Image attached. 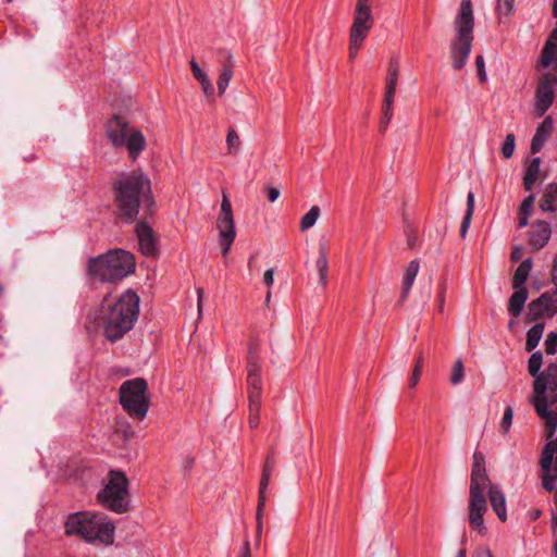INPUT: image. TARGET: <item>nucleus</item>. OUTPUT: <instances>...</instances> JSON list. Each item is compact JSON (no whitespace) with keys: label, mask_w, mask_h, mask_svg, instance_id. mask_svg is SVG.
<instances>
[{"label":"nucleus","mask_w":557,"mask_h":557,"mask_svg":"<svg viewBox=\"0 0 557 557\" xmlns=\"http://www.w3.org/2000/svg\"><path fill=\"white\" fill-rule=\"evenodd\" d=\"M522 255H523V250H522V248L516 247V248L512 250V252H511V260H512V261H518V260H520V259H521Z\"/></svg>","instance_id":"obj_52"},{"label":"nucleus","mask_w":557,"mask_h":557,"mask_svg":"<svg viewBox=\"0 0 557 557\" xmlns=\"http://www.w3.org/2000/svg\"><path fill=\"white\" fill-rule=\"evenodd\" d=\"M473 557H493V555L490 552V549L483 548V549L476 550L474 553Z\"/></svg>","instance_id":"obj_53"},{"label":"nucleus","mask_w":557,"mask_h":557,"mask_svg":"<svg viewBox=\"0 0 557 557\" xmlns=\"http://www.w3.org/2000/svg\"><path fill=\"white\" fill-rule=\"evenodd\" d=\"M198 82L200 83L202 91L206 96H212L214 94V86L207 74H205Z\"/></svg>","instance_id":"obj_44"},{"label":"nucleus","mask_w":557,"mask_h":557,"mask_svg":"<svg viewBox=\"0 0 557 557\" xmlns=\"http://www.w3.org/2000/svg\"><path fill=\"white\" fill-rule=\"evenodd\" d=\"M544 323H536L527 333L525 350L532 351L540 343L543 332Z\"/></svg>","instance_id":"obj_28"},{"label":"nucleus","mask_w":557,"mask_h":557,"mask_svg":"<svg viewBox=\"0 0 557 557\" xmlns=\"http://www.w3.org/2000/svg\"><path fill=\"white\" fill-rule=\"evenodd\" d=\"M532 269V260L530 258L523 260L516 269L512 278V288H525L524 284L528 281Z\"/></svg>","instance_id":"obj_26"},{"label":"nucleus","mask_w":557,"mask_h":557,"mask_svg":"<svg viewBox=\"0 0 557 557\" xmlns=\"http://www.w3.org/2000/svg\"><path fill=\"white\" fill-rule=\"evenodd\" d=\"M557 84V75L547 73L539 83L536 90L535 111L537 116L546 113L554 101V86Z\"/></svg>","instance_id":"obj_15"},{"label":"nucleus","mask_w":557,"mask_h":557,"mask_svg":"<svg viewBox=\"0 0 557 557\" xmlns=\"http://www.w3.org/2000/svg\"><path fill=\"white\" fill-rule=\"evenodd\" d=\"M475 67H476L478 77H479L480 82L481 83L486 82L487 74L485 71V61H484L483 55L480 54L475 58Z\"/></svg>","instance_id":"obj_40"},{"label":"nucleus","mask_w":557,"mask_h":557,"mask_svg":"<svg viewBox=\"0 0 557 557\" xmlns=\"http://www.w3.org/2000/svg\"><path fill=\"white\" fill-rule=\"evenodd\" d=\"M280 197V190L275 187H268V199L270 202H274Z\"/></svg>","instance_id":"obj_48"},{"label":"nucleus","mask_w":557,"mask_h":557,"mask_svg":"<svg viewBox=\"0 0 557 557\" xmlns=\"http://www.w3.org/2000/svg\"><path fill=\"white\" fill-rule=\"evenodd\" d=\"M253 260H255V257H253V256H251V257L249 258V260H248V265H249V268H252V265H255Z\"/></svg>","instance_id":"obj_61"},{"label":"nucleus","mask_w":557,"mask_h":557,"mask_svg":"<svg viewBox=\"0 0 557 557\" xmlns=\"http://www.w3.org/2000/svg\"><path fill=\"white\" fill-rule=\"evenodd\" d=\"M515 151V135L508 134L502 147V153L504 158L509 159L512 157Z\"/></svg>","instance_id":"obj_37"},{"label":"nucleus","mask_w":557,"mask_h":557,"mask_svg":"<svg viewBox=\"0 0 557 557\" xmlns=\"http://www.w3.org/2000/svg\"><path fill=\"white\" fill-rule=\"evenodd\" d=\"M391 121H392V119H388V120H387V117H385L384 115H382V119H381V121H380V132H381L382 134H384V133L386 132L387 126H388V124L391 123Z\"/></svg>","instance_id":"obj_51"},{"label":"nucleus","mask_w":557,"mask_h":557,"mask_svg":"<svg viewBox=\"0 0 557 557\" xmlns=\"http://www.w3.org/2000/svg\"><path fill=\"white\" fill-rule=\"evenodd\" d=\"M488 488L491 506L499 520H507L506 498L498 485H492L485 469V456L475 450L471 469L469 491V521L472 528L480 532L485 530L484 513L487 510L485 490Z\"/></svg>","instance_id":"obj_2"},{"label":"nucleus","mask_w":557,"mask_h":557,"mask_svg":"<svg viewBox=\"0 0 557 557\" xmlns=\"http://www.w3.org/2000/svg\"><path fill=\"white\" fill-rule=\"evenodd\" d=\"M107 136L114 147H125L133 160L146 147V139L143 133L128 125V122L121 115H114L107 123Z\"/></svg>","instance_id":"obj_9"},{"label":"nucleus","mask_w":557,"mask_h":557,"mask_svg":"<svg viewBox=\"0 0 557 557\" xmlns=\"http://www.w3.org/2000/svg\"><path fill=\"white\" fill-rule=\"evenodd\" d=\"M540 165L541 159L539 157L533 158L523 177V186L525 190H531L537 181L540 174Z\"/></svg>","instance_id":"obj_27"},{"label":"nucleus","mask_w":557,"mask_h":557,"mask_svg":"<svg viewBox=\"0 0 557 557\" xmlns=\"http://www.w3.org/2000/svg\"><path fill=\"white\" fill-rule=\"evenodd\" d=\"M135 232L141 253L146 257L156 256L158 251L157 240L151 226L141 221L136 224Z\"/></svg>","instance_id":"obj_16"},{"label":"nucleus","mask_w":557,"mask_h":557,"mask_svg":"<svg viewBox=\"0 0 557 557\" xmlns=\"http://www.w3.org/2000/svg\"><path fill=\"white\" fill-rule=\"evenodd\" d=\"M529 223V215H523L521 214V216L519 218V227H525Z\"/></svg>","instance_id":"obj_56"},{"label":"nucleus","mask_w":557,"mask_h":557,"mask_svg":"<svg viewBox=\"0 0 557 557\" xmlns=\"http://www.w3.org/2000/svg\"><path fill=\"white\" fill-rule=\"evenodd\" d=\"M540 465L543 487L550 492L555 488V482L557 481V437L548 441L545 445Z\"/></svg>","instance_id":"obj_14"},{"label":"nucleus","mask_w":557,"mask_h":557,"mask_svg":"<svg viewBox=\"0 0 557 557\" xmlns=\"http://www.w3.org/2000/svg\"><path fill=\"white\" fill-rule=\"evenodd\" d=\"M513 418V410L511 407H506L504 411V416L500 422V429L504 433H507L511 426Z\"/></svg>","instance_id":"obj_39"},{"label":"nucleus","mask_w":557,"mask_h":557,"mask_svg":"<svg viewBox=\"0 0 557 557\" xmlns=\"http://www.w3.org/2000/svg\"><path fill=\"white\" fill-rule=\"evenodd\" d=\"M270 299H271V292H268L267 297H265L267 302H269Z\"/></svg>","instance_id":"obj_62"},{"label":"nucleus","mask_w":557,"mask_h":557,"mask_svg":"<svg viewBox=\"0 0 557 557\" xmlns=\"http://www.w3.org/2000/svg\"><path fill=\"white\" fill-rule=\"evenodd\" d=\"M532 403L537 416L544 421L547 440L557 430V359L545 369V376L534 380Z\"/></svg>","instance_id":"obj_4"},{"label":"nucleus","mask_w":557,"mask_h":557,"mask_svg":"<svg viewBox=\"0 0 557 557\" xmlns=\"http://www.w3.org/2000/svg\"><path fill=\"white\" fill-rule=\"evenodd\" d=\"M190 67L193 75L197 81H199L205 74H207L205 71L200 69L199 64L194 59L190 61Z\"/></svg>","instance_id":"obj_46"},{"label":"nucleus","mask_w":557,"mask_h":557,"mask_svg":"<svg viewBox=\"0 0 557 557\" xmlns=\"http://www.w3.org/2000/svg\"><path fill=\"white\" fill-rule=\"evenodd\" d=\"M276 461L273 453L269 454L265 458V462L262 469L260 486H259V497L267 496V488L270 484L271 475L275 469Z\"/></svg>","instance_id":"obj_22"},{"label":"nucleus","mask_w":557,"mask_h":557,"mask_svg":"<svg viewBox=\"0 0 557 557\" xmlns=\"http://www.w3.org/2000/svg\"><path fill=\"white\" fill-rule=\"evenodd\" d=\"M539 516H540L539 511L536 513H534V518H539Z\"/></svg>","instance_id":"obj_64"},{"label":"nucleus","mask_w":557,"mask_h":557,"mask_svg":"<svg viewBox=\"0 0 557 557\" xmlns=\"http://www.w3.org/2000/svg\"><path fill=\"white\" fill-rule=\"evenodd\" d=\"M528 299L527 288H513L508 302V312L510 315L517 318L521 314L525 301Z\"/></svg>","instance_id":"obj_21"},{"label":"nucleus","mask_w":557,"mask_h":557,"mask_svg":"<svg viewBox=\"0 0 557 557\" xmlns=\"http://www.w3.org/2000/svg\"><path fill=\"white\" fill-rule=\"evenodd\" d=\"M474 28V14L471 0H461L454 20L455 36L450 42L453 67L457 71L465 67L468 62Z\"/></svg>","instance_id":"obj_6"},{"label":"nucleus","mask_w":557,"mask_h":557,"mask_svg":"<svg viewBox=\"0 0 557 557\" xmlns=\"http://www.w3.org/2000/svg\"><path fill=\"white\" fill-rule=\"evenodd\" d=\"M399 78V61L392 58L388 63L387 74L385 77V95L384 97H395Z\"/></svg>","instance_id":"obj_19"},{"label":"nucleus","mask_w":557,"mask_h":557,"mask_svg":"<svg viewBox=\"0 0 557 557\" xmlns=\"http://www.w3.org/2000/svg\"><path fill=\"white\" fill-rule=\"evenodd\" d=\"M263 282L268 287H271L274 283V271L273 269H268L263 274Z\"/></svg>","instance_id":"obj_47"},{"label":"nucleus","mask_w":557,"mask_h":557,"mask_svg":"<svg viewBox=\"0 0 557 557\" xmlns=\"http://www.w3.org/2000/svg\"><path fill=\"white\" fill-rule=\"evenodd\" d=\"M138 314L139 297L128 289L119 296L108 294L89 318L109 342L115 343L133 329Z\"/></svg>","instance_id":"obj_1"},{"label":"nucleus","mask_w":557,"mask_h":557,"mask_svg":"<svg viewBox=\"0 0 557 557\" xmlns=\"http://www.w3.org/2000/svg\"><path fill=\"white\" fill-rule=\"evenodd\" d=\"M136 269L134 256L123 249H112L88 261V273L101 282H115Z\"/></svg>","instance_id":"obj_7"},{"label":"nucleus","mask_w":557,"mask_h":557,"mask_svg":"<svg viewBox=\"0 0 557 557\" xmlns=\"http://www.w3.org/2000/svg\"><path fill=\"white\" fill-rule=\"evenodd\" d=\"M553 13H554V16L557 18V0H554V3H553Z\"/></svg>","instance_id":"obj_57"},{"label":"nucleus","mask_w":557,"mask_h":557,"mask_svg":"<svg viewBox=\"0 0 557 557\" xmlns=\"http://www.w3.org/2000/svg\"><path fill=\"white\" fill-rule=\"evenodd\" d=\"M373 0H357L349 28V61L352 62L374 26Z\"/></svg>","instance_id":"obj_8"},{"label":"nucleus","mask_w":557,"mask_h":557,"mask_svg":"<svg viewBox=\"0 0 557 557\" xmlns=\"http://www.w3.org/2000/svg\"><path fill=\"white\" fill-rule=\"evenodd\" d=\"M540 208L544 212L557 211V184L547 185L540 201Z\"/></svg>","instance_id":"obj_24"},{"label":"nucleus","mask_w":557,"mask_h":557,"mask_svg":"<svg viewBox=\"0 0 557 557\" xmlns=\"http://www.w3.org/2000/svg\"><path fill=\"white\" fill-rule=\"evenodd\" d=\"M554 128L553 119L550 116H546L543 122L536 128V132L531 141V152L537 153L543 148L547 138L552 134Z\"/></svg>","instance_id":"obj_17"},{"label":"nucleus","mask_w":557,"mask_h":557,"mask_svg":"<svg viewBox=\"0 0 557 557\" xmlns=\"http://www.w3.org/2000/svg\"><path fill=\"white\" fill-rule=\"evenodd\" d=\"M515 11V0H498L497 3V14L499 21L509 18Z\"/></svg>","instance_id":"obj_32"},{"label":"nucleus","mask_w":557,"mask_h":557,"mask_svg":"<svg viewBox=\"0 0 557 557\" xmlns=\"http://www.w3.org/2000/svg\"><path fill=\"white\" fill-rule=\"evenodd\" d=\"M315 270L319 275V284L322 287L327 285L329 280V260H327V251L324 246L320 245L319 247V256L315 260Z\"/></svg>","instance_id":"obj_23"},{"label":"nucleus","mask_w":557,"mask_h":557,"mask_svg":"<svg viewBox=\"0 0 557 557\" xmlns=\"http://www.w3.org/2000/svg\"><path fill=\"white\" fill-rule=\"evenodd\" d=\"M463 377H465L463 363L461 360H457L453 367L450 382L453 385H458L463 381Z\"/></svg>","instance_id":"obj_35"},{"label":"nucleus","mask_w":557,"mask_h":557,"mask_svg":"<svg viewBox=\"0 0 557 557\" xmlns=\"http://www.w3.org/2000/svg\"><path fill=\"white\" fill-rule=\"evenodd\" d=\"M253 260H255V257H253V256H251V257L249 258V260H248V265H249V268H252V265H255Z\"/></svg>","instance_id":"obj_60"},{"label":"nucleus","mask_w":557,"mask_h":557,"mask_svg":"<svg viewBox=\"0 0 557 557\" xmlns=\"http://www.w3.org/2000/svg\"><path fill=\"white\" fill-rule=\"evenodd\" d=\"M242 140L234 128H231L226 135L227 153L237 154L240 149Z\"/></svg>","instance_id":"obj_33"},{"label":"nucleus","mask_w":557,"mask_h":557,"mask_svg":"<svg viewBox=\"0 0 557 557\" xmlns=\"http://www.w3.org/2000/svg\"><path fill=\"white\" fill-rule=\"evenodd\" d=\"M247 392L248 401L252 410H261V364L259 356V343L251 339L247 356Z\"/></svg>","instance_id":"obj_12"},{"label":"nucleus","mask_w":557,"mask_h":557,"mask_svg":"<svg viewBox=\"0 0 557 557\" xmlns=\"http://www.w3.org/2000/svg\"><path fill=\"white\" fill-rule=\"evenodd\" d=\"M394 98L395 97H384L383 107H382V115L388 119H393L394 115Z\"/></svg>","instance_id":"obj_41"},{"label":"nucleus","mask_w":557,"mask_h":557,"mask_svg":"<svg viewBox=\"0 0 557 557\" xmlns=\"http://www.w3.org/2000/svg\"><path fill=\"white\" fill-rule=\"evenodd\" d=\"M233 55L231 52L225 51V60L223 61V67L218 79V89L220 95H223L228 87V84L233 77Z\"/></svg>","instance_id":"obj_20"},{"label":"nucleus","mask_w":557,"mask_h":557,"mask_svg":"<svg viewBox=\"0 0 557 557\" xmlns=\"http://www.w3.org/2000/svg\"><path fill=\"white\" fill-rule=\"evenodd\" d=\"M194 463V459L191 457H187V467L191 468Z\"/></svg>","instance_id":"obj_59"},{"label":"nucleus","mask_w":557,"mask_h":557,"mask_svg":"<svg viewBox=\"0 0 557 557\" xmlns=\"http://www.w3.org/2000/svg\"><path fill=\"white\" fill-rule=\"evenodd\" d=\"M197 296H198V311L201 312L202 296H203V289L201 287L197 288Z\"/></svg>","instance_id":"obj_55"},{"label":"nucleus","mask_w":557,"mask_h":557,"mask_svg":"<svg viewBox=\"0 0 557 557\" xmlns=\"http://www.w3.org/2000/svg\"><path fill=\"white\" fill-rule=\"evenodd\" d=\"M267 496L259 497L257 507V544L260 541L262 534V512L265 507Z\"/></svg>","instance_id":"obj_36"},{"label":"nucleus","mask_w":557,"mask_h":557,"mask_svg":"<svg viewBox=\"0 0 557 557\" xmlns=\"http://www.w3.org/2000/svg\"><path fill=\"white\" fill-rule=\"evenodd\" d=\"M260 410H252V408L249 406V426L251 429H255L259 425L260 422Z\"/></svg>","instance_id":"obj_45"},{"label":"nucleus","mask_w":557,"mask_h":557,"mask_svg":"<svg viewBox=\"0 0 557 557\" xmlns=\"http://www.w3.org/2000/svg\"><path fill=\"white\" fill-rule=\"evenodd\" d=\"M114 524L103 513L78 511L71 513L65 522V533L76 535L87 543L110 545L114 541Z\"/></svg>","instance_id":"obj_5"},{"label":"nucleus","mask_w":557,"mask_h":557,"mask_svg":"<svg viewBox=\"0 0 557 557\" xmlns=\"http://www.w3.org/2000/svg\"><path fill=\"white\" fill-rule=\"evenodd\" d=\"M112 190L120 216L125 222L133 223L141 207L147 208L151 213V208L154 206L151 182L143 171L119 173L112 184Z\"/></svg>","instance_id":"obj_3"},{"label":"nucleus","mask_w":557,"mask_h":557,"mask_svg":"<svg viewBox=\"0 0 557 557\" xmlns=\"http://www.w3.org/2000/svg\"><path fill=\"white\" fill-rule=\"evenodd\" d=\"M147 382L137 377L125 381L120 386V403L132 417L144 419L148 412Z\"/></svg>","instance_id":"obj_10"},{"label":"nucleus","mask_w":557,"mask_h":557,"mask_svg":"<svg viewBox=\"0 0 557 557\" xmlns=\"http://www.w3.org/2000/svg\"><path fill=\"white\" fill-rule=\"evenodd\" d=\"M420 264L418 260H412L405 272L403 280L401 300H405L414 283V280L419 273Z\"/></svg>","instance_id":"obj_25"},{"label":"nucleus","mask_w":557,"mask_h":557,"mask_svg":"<svg viewBox=\"0 0 557 557\" xmlns=\"http://www.w3.org/2000/svg\"><path fill=\"white\" fill-rule=\"evenodd\" d=\"M127 479L122 472L111 471L109 481L98 494L100 504L115 512H124L127 509Z\"/></svg>","instance_id":"obj_11"},{"label":"nucleus","mask_w":557,"mask_h":557,"mask_svg":"<svg viewBox=\"0 0 557 557\" xmlns=\"http://www.w3.org/2000/svg\"><path fill=\"white\" fill-rule=\"evenodd\" d=\"M239 557H252L250 552V544L249 541L246 540L240 549V556Z\"/></svg>","instance_id":"obj_49"},{"label":"nucleus","mask_w":557,"mask_h":557,"mask_svg":"<svg viewBox=\"0 0 557 557\" xmlns=\"http://www.w3.org/2000/svg\"><path fill=\"white\" fill-rule=\"evenodd\" d=\"M545 352L554 355L557 351V333L550 332L545 339Z\"/></svg>","instance_id":"obj_38"},{"label":"nucleus","mask_w":557,"mask_h":557,"mask_svg":"<svg viewBox=\"0 0 557 557\" xmlns=\"http://www.w3.org/2000/svg\"><path fill=\"white\" fill-rule=\"evenodd\" d=\"M543 364V355L541 351H534L528 361V371L534 380L542 379L545 376V371L541 372Z\"/></svg>","instance_id":"obj_29"},{"label":"nucleus","mask_w":557,"mask_h":557,"mask_svg":"<svg viewBox=\"0 0 557 557\" xmlns=\"http://www.w3.org/2000/svg\"><path fill=\"white\" fill-rule=\"evenodd\" d=\"M444 302H445V289H444V287H442L441 292H440L438 305H437V309L441 313L444 311Z\"/></svg>","instance_id":"obj_50"},{"label":"nucleus","mask_w":557,"mask_h":557,"mask_svg":"<svg viewBox=\"0 0 557 557\" xmlns=\"http://www.w3.org/2000/svg\"><path fill=\"white\" fill-rule=\"evenodd\" d=\"M555 504H556V512L553 513V529L554 532H557V488L555 493Z\"/></svg>","instance_id":"obj_54"},{"label":"nucleus","mask_w":557,"mask_h":557,"mask_svg":"<svg viewBox=\"0 0 557 557\" xmlns=\"http://www.w3.org/2000/svg\"><path fill=\"white\" fill-rule=\"evenodd\" d=\"M550 234L549 223L545 221L536 222L532 227L530 245L536 250L543 248L548 243Z\"/></svg>","instance_id":"obj_18"},{"label":"nucleus","mask_w":557,"mask_h":557,"mask_svg":"<svg viewBox=\"0 0 557 557\" xmlns=\"http://www.w3.org/2000/svg\"><path fill=\"white\" fill-rule=\"evenodd\" d=\"M198 82L200 83L202 91L206 96H212L214 94V86L207 74H205Z\"/></svg>","instance_id":"obj_43"},{"label":"nucleus","mask_w":557,"mask_h":557,"mask_svg":"<svg viewBox=\"0 0 557 557\" xmlns=\"http://www.w3.org/2000/svg\"><path fill=\"white\" fill-rule=\"evenodd\" d=\"M3 293H4V288H3V286L0 284V297H2Z\"/></svg>","instance_id":"obj_63"},{"label":"nucleus","mask_w":557,"mask_h":557,"mask_svg":"<svg viewBox=\"0 0 557 557\" xmlns=\"http://www.w3.org/2000/svg\"><path fill=\"white\" fill-rule=\"evenodd\" d=\"M422 369H423V356H422V354H420V356L418 357V359L416 361L412 374L409 377V387L410 388H414L418 385L421 374H422Z\"/></svg>","instance_id":"obj_34"},{"label":"nucleus","mask_w":557,"mask_h":557,"mask_svg":"<svg viewBox=\"0 0 557 557\" xmlns=\"http://www.w3.org/2000/svg\"><path fill=\"white\" fill-rule=\"evenodd\" d=\"M321 210L318 206H312L310 210L301 218L300 230L302 232L311 228L318 221Z\"/></svg>","instance_id":"obj_31"},{"label":"nucleus","mask_w":557,"mask_h":557,"mask_svg":"<svg viewBox=\"0 0 557 557\" xmlns=\"http://www.w3.org/2000/svg\"><path fill=\"white\" fill-rule=\"evenodd\" d=\"M534 200H535V196L534 195L528 196L522 201V203L520 206V213L523 214V215H530L532 213V210H533Z\"/></svg>","instance_id":"obj_42"},{"label":"nucleus","mask_w":557,"mask_h":557,"mask_svg":"<svg viewBox=\"0 0 557 557\" xmlns=\"http://www.w3.org/2000/svg\"><path fill=\"white\" fill-rule=\"evenodd\" d=\"M474 211V194L472 191H469L467 195V210L466 214L462 219L461 225H460V236L462 238L466 237L468 230L470 227L471 219Z\"/></svg>","instance_id":"obj_30"},{"label":"nucleus","mask_w":557,"mask_h":557,"mask_svg":"<svg viewBox=\"0 0 557 557\" xmlns=\"http://www.w3.org/2000/svg\"><path fill=\"white\" fill-rule=\"evenodd\" d=\"M216 228L219 231V246L223 257L226 258L236 238V226L232 205L225 193L222 195L221 210L216 219Z\"/></svg>","instance_id":"obj_13"},{"label":"nucleus","mask_w":557,"mask_h":557,"mask_svg":"<svg viewBox=\"0 0 557 557\" xmlns=\"http://www.w3.org/2000/svg\"><path fill=\"white\" fill-rule=\"evenodd\" d=\"M456 557H467L466 550H465V549H460V550L457 553V556H456Z\"/></svg>","instance_id":"obj_58"}]
</instances>
